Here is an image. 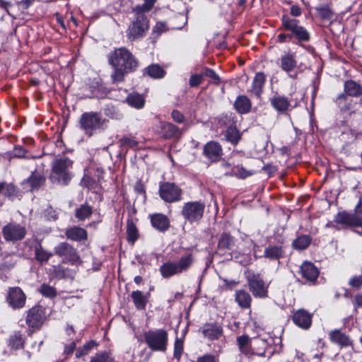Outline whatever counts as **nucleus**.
Returning a JSON list of instances; mask_svg holds the SVG:
<instances>
[{
  "instance_id": "obj_22",
  "label": "nucleus",
  "mask_w": 362,
  "mask_h": 362,
  "mask_svg": "<svg viewBox=\"0 0 362 362\" xmlns=\"http://www.w3.org/2000/svg\"><path fill=\"white\" fill-rule=\"evenodd\" d=\"M250 339L247 335H241L237 337V344L240 351L245 355L257 354L259 356H264V351L255 352L251 348Z\"/></svg>"
},
{
  "instance_id": "obj_45",
  "label": "nucleus",
  "mask_w": 362,
  "mask_h": 362,
  "mask_svg": "<svg viewBox=\"0 0 362 362\" xmlns=\"http://www.w3.org/2000/svg\"><path fill=\"white\" fill-rule=\"evenodd\" d=\"M98 344L93 341H89L86 344H85L83 346L79 347L76 349V357L77 358H81L83 356H87L90 354L91 350L97 346Z\"/></svg>"
},
{
  "instance_id": "obj_9",
  "label": "nucleus",
  "mask_w": 362,
  "mask_h": 362,
  "mask_svg": "<svg viewBox=\"0 0 362 362\" xmlns=\"http://www.w3.org/2000/svg\"><path fill=\"white\" fill-rule=\"evenodd\" d=\"M182 189L172 182H162L159 185V195L167 203H173L182 199Z\"/></svg>"
},
{
  "instance_id": "obj_28",
  "label": "nucleus",
  "mask_w": 362,
  "mask_h": 362,
  "mask_svg": "<svg viewBox=\"0 0 362 362\" xmlns=\"http://www.w3.org/2000/svg\"><path fill=\"white\" fill-rule=\"evenodd\" d=\"M150 293L144 294L141 291H134L131 293V297L133 300L134 305L137 310H144L146 309Z\"/></svg>"
},
{
  "instance_id": "obj_46",
  "label": "nucleus",
  "mask_w": 362,
  "mask_h": 362,
  "mask_svg": "<svg viewBox=\"0 0 362 362\" xmlns=\"http://www.w3.org/2000/svg\"><path fill=\"white\" fill-rule=\"evenodd\" d=\"M90 362H114L112 354L110 351H100L93 356Z\"/></svg>"
},
{
  "instance_id": "obj_53",
  "label": "nucleus",
  "mask_w": 362,
  "mask_h": 362,
  "mask_svg": "<svg viewBox=\"0 0 362 362\" xmlns=\"http://www.w3.org/2000/svg\"><path fill=\"white\" fill-rule=\"evenodd\" d=\"M83 182H84V185L89 190H93L95 192H98L100 187L91 178H90L89 177H84L83 179Z\"/></svg>"
},
{
  "instance_id": "obj_60",
  "label": "nucleus",
  "mask_w": 362,
  "mask_h": 362,
  "mask_svg": "<svg viewBox=\"0 0 362 362\" xmlns=\"http://www.w3.org/2000/svg\"><path fill=\"white\" fill-rule=\"evenodd\" d=\"M122 145H127L131 148H134V147H136L137 146V141L132 139H130V138H128V137H125V138H123L122 140Z\"/></svg>"
},
{
  "instance_id": "obj_17",
  "label": "nucleus",
  "mask_w": 362,
  "mask_h": 362,
  "mask_svg": "<svg viewBox=\"0 0 362 362\" xmlns=\"http://www.w3.org/2000/svg\"><path fill=\"white\" fill-rule=\"evenodd\" d=\"M46 177L40 170H35L31 175L22 182L24 189L27 191L38 190L45 183Z\"/></svg>"
},
{
  "instance_id": "obj_29",
  "label": "nucleus",
  "mask_w": 362,
  "mask_h": 362,
  "mask_svg": "<svg viewBox=\"0 0 362 362\" xmlns=\"http://www.w3.org/2000/svg\"><path fill=\"white\" fill-rule=\"evenodd\" d=\"M66 236L68 239L74 241H83L87 240V231L79 226H73L66 230Z\"/></svg>"
},
{
  "instance_id": "obj_25",
  "label": "nucleus",
  "mask_w": 362,
  "mask_h": 362,
  "mask_svg": "<svg viewBox=\"0 0 362 362\" xmlns=\"http://www.w3.org/2000/svg\"><path fill=\"white\" fill-rule=\"evenodd\" d=\"M266 82V76L263 72H257L252 81V87L248 90L251 95H254L257 98L261 97L263 87Z\"/></svg>"
},
{
  "instance_id": "obj_36",
  "label": "nucleus",
  "mask_w": 362,
  "mask_h": 362,
  "mask_svg": "<svg viewBox=\"0 0 362 362\" xmlns=\"http://www.w3.org/2000/svg\"><path fill=\"white\" fill-rule=\"evenodd\" d=\"M93 214V208L88 204H81L76 209L75 216L78 221H84L89 218Z\"/></svg>"
},
{
  "instance_id": "obj_6",
  "label": "nucleus",
  "mask_w": 362,
  "mask_h": 362,
  "mask_svg": "<svg viewBox=\"0 0 362 362\" xmlns=\"http://www.w3.org/2000/svg\"><path fill=\"white\" fill-rule=\"evenodd\" d=\"M205 204L201 201L189 202L185 203L181 214L184 218L189 223L199 221L203 217Z\"/></svg>"
},
{
  "instance_id": "obj_38",
  "label": "nucleus",
  "mask_w": 362,
  "mask_h": 362,
  "mask_svg": "<svg viewBox=\"0 0 362 362\" xmlns=\"http://www.w3.org/2000/svg\"><path fill=\"white\" fill-rule=\"evenodd\" d=\"M235 245V240L230 234L224 233L221 234L218 247L219 250H231Z\"/></svg>"
},
{
  "instance_id": "obj_12",
  "label": "nucleus",
  "mask_w": 362,
  "mask_h": 362,
  "mask_svg": "<svg viewBox=\"0 0 362 362\" xmlns=\"http://www.w3.org/2000/svg\"><path fill=\"white\" fill-rule=\"evenodd\" d=\"M247 279L250 290L255 297L265 298L267 296L268 286L259 274L249 272Z\"/></svg>"
},
{
  "instance_id": "obj_62",
  "label": "nucleus",
  "mask_w": 362,
  "mask_h": 362,
  "mask_svg": "<svg viewBox=\"0 0 362 362\" xmlns=\"http://www.w3.org/2000/svg\"><path fill=\"white\" fill-rule=\"evenodd\" d=\"M166 30V25L165 23L158 22L156 23V26L153 28V31L160 34L163 33Z\"/></svg>"
},
{
  "instance_id": "obj_49",
  "label": "nucleus",
  "mask_w": 362,
  "mask_h": 362,
  "mask_svg": "<svg viewBox=\"0 0 362 362\" xmlns=\"http://www.w3.org/2000/svg\"><path fill=\"white\" fill-rule=\"evenodd\" d=\"M3 183L2 195L8 198H13L18 195L17 188L12 184Z\"/></svg>"
},
{
  "instance_id": "obj_57",
  "label": "nucleus",
  "mask_w": 362,
  "mask_h": 362,
  "mask_svg": "<svg viewBox=\"0 0 362 362\" xmlns=\"http://www.w3.org/2000/svg\"><path fill=\"white\" fill-rule=\"evenodd\" d=\"M349 284L357 289L360 288L362 286V276H354L351 277L349 281Z\"/></svg>"
},
{
  "instance_id": "obj_55",
  "label": "nucleus",
  "mask_w": 362,
  "mask_h": 362,
  "mask_svg": "<svg viewBox=\"0 0 362 362\" xmlns=\"http://www.w3.org/2000/svg\"><path fill=\"white\" fill-rule=\"evenodd\" d=\"M202 75H203V76L209 77L216 82L220 81V78L216 74V73L213 69L209 68H204L202 72Z\"/></svg>"
},
{
  "instance_id": "obj_34",
  "label": "nucleus",
  "mask_w": 362,
  "mask_h": 362,
  "mask_svg": "<svg viewBox=\"0 0 362 362\" xmlns=\"http://www.w3.org/2000/svg\"><path fill=\"white\" fill-rule=\"evenodd\" d=\"M235 300L242 308H249L251 305L252 298L247 291L239 290L235 293Z\"/></svg>"
},
{
  "instance_id": "obj_64",
  "label": "nucleus",
  "mask_w": 362,
  "mask_h": 362,
  "mask_svg": "<svg viewBox=\"0 0 362 362\" xmlns=\"http://www.w3.org/2000/svg\"><path fill=\"white\" fill-rule=\"evenodd\" d=\"M290 13L293 16L297 17L301 15V9L298 6L293 5L291 8Z\"/></svg>"
},
{
  "instance_id": "obj_56",
  "label": "nucleus",
  "mask_w": 362,
  "mask_h": 362,
  "mask_svg": "<svg viewBox=\"0 0 362 362\" xmlns=\"http://www.w3.org/2000/svg\"><path fill=\"white\" fill-rule=\"evenodd\" d=\"M218 357L217 356L206 354L197 358V362H218Z\"/></svg>"
},
{
  "instance_id": "obj_59",
  "label": "nucleus",
  "mask_w": 362,
  "mask_h": 362,
  "mask_svg": "<svg viewBox=\"0 0 362 362\" xmlns=\"http://www.w3.org/2000/svg\"><path fill=\"white\" fill-rule=\"evenodd\" d=\"M262 170L264 173H266L269 177L272 176L276 171V168L271 164H267V165H264Z\"/></svg>"
},
{
  "instance_id": "obj_14",
  "label": "nucleus",
  "mask_w": 362,
  "mask_h": 362,
  "mask_svg": "<svg viewBox=\"0 0 362 362\" xmlns=\"http://www.w3.org/2000/svg\"><path fill=\"white\" fill-rule=\"evenodd\" d=\"M334 222L345 227H362V216L356 211H339L334 217Z\"/></svg>"
},
{
  "instance_id": "obj_5",
  "label": "nucleus",
  "mask_w": 362,
  "mask_h": 362,
  "mask_svg": "<svg viewBox=\"0 0 362 362\" xmlns=\"http://www.w3.org/2000/svg\"><path fill=\"white\" fill-rule=\"evenodd\" d=\"M103 123L104 120L98 112H85L80 119L81 128L88 136H92L95 130L101 128Z\"/></svg>"
},
{
  "instance_id": "obj_63",
  "label": "nucleus",
  "mask_w": 362,
  "mask_h": 362,
  "mask_svg": "<svg viewBox=\"0 0 362 362\" xmlns=\"http://www.w3.org/2000/svg\"><path fill=\"white\" fill-rule=\"evenodd\" d=\"M75 349L76 343L75 341H71L69 344H67L64 346V352L65 354L69 355L73 353Z\"/></svg>"
},
{
  "instance_id": "obj_4",
  "label": "nucleus",
  "mask_w": 362,
  "mask_h": 362,
  "mask_svg": "<svg viewBox=\"0 0 362 362\" xmlns=\"http://www.w3.org/2000/svg\"><path fill=\"white\" fill-rule=\"evenodd\" d=\"M144 341L154 351L165 352L167 349L168 334L163 329L149 330L144 334Z\"/></svg>"
},
{
  "instance_id": "obj_16",
  "label": "nucleus",
  "mask_w": 362,
  "mask_h": 362,
  "mask_svg": "<svg viewBox=\"0 0 362 362\" xmlns=\"http://www.w3.org/2000/svg\"><path fill=\"white\" fill-rule=\"evenodd\" d=\"M272 107L280 114H286L288 111L297 105L296 100L294 102V105L292 103L293 99H288L284 95L279 94H275L273 97L269 99Z\"/></svg>"
},
{
  "instance_id": "obj_18",
  "label": "nucleus",
  "mask_w": 362,
  "mask_h": 362,
  "mask_svg": "<svg viewBox=\"0 0 362 362\" xmlns=\"http://www.w3.org/2000/svg\"><path fill=\"white\" fill-rule=\"evenodd\" d=\"M199 332L209 341L218 340L223 335V328L217 322L204 324L200 327Z\"/></svg>"
},
{
  "instance_id": "obj_44",
  "label": "nucleus",
  "mask_w": 362,
  "mask_h": 362,
  "mask_svg": "<svg viewBox=\"0 0 362 362\" xmlns=\"http://www.w3.org/2000/svg\"><path fill=\"white\" fill-rule=\"evenodd\" d=\"M240 136L239 130L233 127H228L225 133L226 140L233 144H237L240 139Z\"/></svg>"
},
{
  "instance_id": "obj_11",
  "label": "nucleus",
  "mask_w": 362,
  "mask_h": 362,
  "mask_svg": "<svg viewBox=\"0 0 362 362\" xmlns=\"http://www.w3.org/2000/svg\"><path fill=\"white\" fill-rule=\"evenodd\" d=\"M54 251L55 255L62 258L64 262L76 264L81 262L77 250L68 243H60L54 247Z\"/></svg>"
},
{
  "instance_id": "obj_52",
  "label": "nucleus",
  "mask_w": 362,
  "mask_h": 362,
  "mask_svg": "<svg viewBox=\"0 0 362 362\" xmlns=\"http://www.w3.org/2000/svg\"><path fill=\"white\" fill-rule=\"evenodd\" d=\"M54 273L57 278L64 279L69 276V269L62 266L54 267Z\"/></svg>"
},
{
  "instance_id": "obj_32",
  "label": "nucleus",
  "mask_w": 362,
  "mask_h": 362,
  "mask_svg": "<svg viewBox=\"0 0 362 362\" xmlns=\"http://www.w3.org/2000/svg\"><path fill=\"white\" fill-rule=\"evenodd\" d=\"M344 92L346 95L352 97H359L362 95V86L353 80L344 82Z\"/></svg>"
},
{
  "instance_id": "obj_50",
  "label": "nucleus",
  "mask_w": 362,
  "mask_h": 362,
  "mask_svg": "<svg viewBox=\"0 0 362 362\" xmlns=\"http://www.w3.org/2000/svg\"><path fill=\"white\" fill-rule=\"evenodd\" d=\"M233 173L238 178L245 179L255 173L254 170H247L243 166H236L233 169Z\"/></svg>"
},
{
  "instance_id": "obj_58",
  "label": "nucleus",
  "mask_w": 362,
  "mask_h": 362,
  "mask_svg": "<svg viewBox=\"0 0 362 362\" xmlns=\"http://www.w3.org/2000/svg\"><path fill=\"white\" fill-rule=\"evenodd\" d=\"M171 117L175 122L179 124L183 123L185 121V116L177 110L172 111Z\"/></svg>"
},
{
  "instance_id": "obj_40",
  "label": "nucleus",
  "mask_w": 362,
  "mask_h": 362,
  "mask_svg": "<svg viewBox=\"0 0 362 362\" xmlns=\"http://www.w3.org/2000/svg\"><path fill=\"white\" fill-rule=\"evenodd\" d=\"M145 72L150 77L153 78H161L165 74V70L157 64H153L145 69Z\"/></svg>"
},
{
  "instance_id": "obj_42",
  "label": "nucleus",
  "mask_w": 362,
  "mask_h": 362,
  "mask_svg": "<svg viewBox=\"0 0 362 362\" xmlns=\"http://www.w3.org/2000/svg\"><path fill=\"white\" fill-rule=\"evenodd\" d=\"M139 238V231L132 221H128L127 224V241L132 245Z\"/></svg>"
},
{
  "instance_id": "obj_26",
  "label": "nucleus",
  "mask_w": 362,
  "mask_h": 362,
  "mask_svg": "<svg viewBox=\"0 0 362 362\" xmlns=\"http://www.w3.org/2000/svg\"><path fill=\"white\" fill-rule=\"evenodd\" d=\"M151 222L156 230L164 232L169 228L170 221L168 218L162 214H155L150 216Z\"/></svg>"
},
{
  "instance_id": "obj_39",
  "label": "nucleus",
  "mask_w": 362,
  "mask_h": 362,
  "mask_svg": "<svg viewBox=\"0 0 362 362\" xmlns=\"http://www.w3.org/2000/svg\"><path fill=\"white\" fill-rule=\"evenodd\" d=\"M35 257L40 263L47 262L52 257V254L46 251L40 243L34 245Z\"/></svg>"
},
{
  "instance_id": "obj_20",
  "label": "nucleus",
  "mask_w": 362,
  "mask_h": 362,
  "mask_svg": "<svg viewBox=\"0 0 362 362\" xmlns=\"http://www.w3.org/2000/svg\"><path fill=\"white\" fill-rule=\"evenodd\" d=\"M301 276L308 282L315 283L318 277L317 268L310 262H304L300 268Z\"/></svg>"
},
{
  "instance_id": "obj_10",
  "label": "nucleus",
  "mask_w": 362,
  "mask_h": 362,
  "mask_svg": "<svg viewBox=\"0 0 362 362\" xmlns=\"http://www.w3.org/2000/svg\"><path fill=\"white\" fill-rule=\"evenodd\" d=\"M282 28L290 31L293 37L295 36L299 41H308L310 34L308 30L300 25L296 19L289 18L285 16L282 17Z\"/></svg>"
},
{
  "instance_id": "obj_61",
  "label": "nucleus",
  "mask_w": 362,
  "mask_h": 362,
  "mask_svg": "<svg viewBox=\"0 0 362 362\" xmlns=\"http://www.w3.org/2000/svg\"><path fill=\"white\" fill-rule=\"evenodd\" d=\"M277 38H278V41L279 42L282 43L284 42L290 41L293 38V35H291L290 33H288V34L281 33L277 36Z\"/></svg>"
},
{
  "instance_id": "obj_15",
  "label": "nucleus",
  "mask_w": 362,
  "mask_h": 362,
  "mask_svg": "<svg viewBox=\"0 0 362 362\" xmlns=\"http://www.w3.org/2000/svg\"><path fill=\"white\" fill-rule=\"evenodd\" d=\"M26 296L18 286L8 288L6 302L13 309H21L25 306Z\"/></svg>"
},
{
  "instance_id": "obj_7",
  "label": "nucleus",
  "mask_w": 362,
  "mask_h": 362,
  "mask_svg": "<svg viewBox=\"0 0 362 362\" xmlns=\"http://www.w3.org/2000/svg\"><path fill=\"white\" fill-rule=\"evenodd\" d=\"M148 28L147 16L143 13H139L136 15L135 20L129 25L127 30V37L131 40L143 37Z\"/></svg>"
},
{
  "instance_id": "obj_30",
  "label": "nucleus",
  "mask_w": 362,
  "mask_h": 362,
  "mask_svg": "<svg viewBox=\"0 0 362 362\" xmlns=\"http://www.w3.org/2000/svg\"><path fill=\"white\" fill-rule=\"evenodd\" d=\"M25 339L24 335L21 332H14L9 336L7 345L12 350H18L23 348Z\"/></svg>"
},
{
  "instance_id": "obj_37",
  "label": "nucleus",
  "mask_w": 362,
  "mask_h": 362,
  "mask_svg": "<svg viewBox=\"0 0 362 362\" xmlns=\"http://www.w3.org/2000/svg\"><path fill=\"white\" fill-rule=\"evenodd\" d=\"M127 103L132 107L140 109L144 106L145 99L141 94L133 93L127 97Z\"/></svg>"
},
{
  "instance_id": "obj_48",
  "label": "nucleus",
  "mask_w": 362,
  "mask_h": 362,
  "mask_svg": "<svg viewBox=\"0 0 362 362\" xmlns=\"http://www.w3.org/2000/svg\"><path fill=\"white\" fill-rule=\"evenodd\" d=\"M156 0H144V3L141 5L136 6L133 11L139 15V13L144 14L145 12L149 11L153 6Z\"/></svg>"
},
{
  "instance_id": "obj_51",
  "label": "nucleus",
  "mask_w": 362,
  "mask_h": 362,
  "mask_svg": "<svg viewBox=\"0 0 362 362\" xmlns=\"http://www.w3.org/2000/svg\"><path fill=\"white\" fill-rule=\"evenodd\" d=\"M183 352V341L181 339L176 338L174 344V357L180 360Z\"/></svg>"
},
{
  "instance_id": "obj_35",
  "label": "nucleus",
  "mask_w": 362,
  "mask_h": 362,
  "mask_svg": "<svg viewBox=\"0 0 362 362\" xmlns=\"http://www.w3.org/2000/svg\"><path fill=\"white\" fill-rule=\"evenodd\" d=\"M16 261L10 259H5L3 262L0 263V279L6 281L9 276L10 271L15 267Z\"/></svg>"
},
{
  "instance_id": "obj_33",
  "label": "nucleus",
  "mask_w": 362,
  "mask_h": 362,
  "mask_svg": "<svg viewBox=\"0 0 362 362\" xmlns=\"http://www.w3.org/2000/svg\"><path fill=\"white\" fill-rule=\"evenodd\" d=\"M296 57L292 54H286L280 59V67L286 72L292 71L296 66Z\"/></svg>"
},
{
  "instance_id": "obj_1",
  "label": "nucleus",
  "mask_w": 362,
  "mask_h": 362,
  "mask_svg": "<svg viewBox=\"0 0 362 362\" xmlns=\"http://www.w3.org/2000/svg\"><path fill=\"white\" fill-rule=\"evenodd\" d=\"M110 64L114 69L111 74L113 83L122 82L124 76L134 71L139 66V62L125 47L115 49L108 57Z\"/></svg>"
},
{
  "instance_id": "obj_27",
  "label": "nucleus",
  "mask_w": 362,
  "mask_h": 362,
  "mask_svg": "<svg viewBox=\"0 0 362 362\" xmlns=\"http://www.w3.org/2000/svg\"><path fill=\"white\" fill-rule=\"evenodd\" d=\"M284 254L282 245H269L264 251V257L270 260H279L284 257Z\"/></svg>"
},
{
  "instance_id": "obj_13",
  "label": "nucleus",
  "mask_w": 362,
  "mask_h": 362,
  "mask_svg": "<svg viewBox=\"0 0 362 362\" xmlns=\"http://www.w3.org/2000/svg\"><path fill=\"white\" fill-rule=\"evenodd\" d=\"M2 235L6 241L16 242L25 238L26 229L18 223L11 222L3 227Z\"/></svg>"
},
{
  "instance_id": "obj_31",
  "label": "nucleus",
  "mask_w": 362,
  "mask_h": 362,
  "mask_svg": "<svg viewBox=\"0 0 362 362\" xmlns=\"http://www.w3.org/2000/svg\"><path fill=\"white\" fill-rule=\"evenodd\" d=\"M234 107L238 112L240 114H245L250 111L252 104L247 96L239 95L235 101Z\"/></svg>"
},
{
  "instance_id": "obj_3",
  "label": "nucleus",
  "mask_w": 362,
  "mask_h": 362,
  "mask_svg": "<svg viewBox=\"0 0 362 362\" xmlns=\"http://www.w3.org/2000/svg\"><path fill=\"white\" fill-rule=\"evenodd\" d=\"M72 162L67 158L56 159L52 163L49 175L51 182L54 184L66 185L71 179L69 168Z\"/></svg>"
},
{
  "instance_id": "obj_23",
  "label": "nucleus",
  "mask_w": 362,
  "mask_h": 362,
  "mask_svg": "<svg viewBox=\"0 0 362 362\" xmlns=\"http://www.w3.org/2000/svg\"><path fill=\"white\" fill-rule=\"evenodd\" d=\"M329 338L330 341L341 347H346L352 345V341L345 333L341 329H334L329 332Z\"/></svg>"
},
{
  "instance_id": "obj_19",
  "label": "nucleus",
  "mask_w": 362,
  "mask_h": 362,
  "mask_svg": "<svg viewBox=\"0 0 362 362\" xmlns=\"http://www.w3.org/2000/svg\"><path fill=\"white\" fill-rule=\"evenodd\" d=\"M222 148L216 141H209L204 147V155L211 162H216L222 157Z\"/></svg>"
},
{
  "instance_id": "obj_8",
  "label": "nucleus",
  "mask_w": 362,
  "mask_h": 362,
  "mask_svg": "<svg viewBox=\"0 0 362 362\" xmlns=\"http://www.w3.org/2000/svg\"><path fill=\"white\" fill-rule=\"evenodd\" d=\"M26 313V325L33 329H40L47 320L46 309L42 305H35Z\"/></svg>"
},
{
  "instance_id": "obj_41",
  "label": "nucleus",
  "mask_w": 362,
  "mask_h": 362,
  "mask_svg": "<svg viewBox=\"0 0 362 362\" xmlns=\"http://www.w3.org/2000/svg\"><path fill=\"white\" fill-rule=\"evenodd\" d=\"M317 15L322 20H330L334 16V12L329 4H321L315 8Z\"/></svg>"
},
{
  "instance_id": "obj_54",
  "label": "nucleus",
  "mask_w": 362,
  "mask_h": 362,
  "mask_svg": "<svg viewBox=\"0 0 362 362\" xmlns=\"http://www.w3.org/2000/svg\"><path fill=\"white\" fill-rule=\"evenodd\" d=\"M203 81V75L201 74H193L191 76L189 84L190 87H197L199 86Z\"/></svg>"
},
{
  "instance_id": "obj_47",
  "label": "nucleus",
  "mask_w": 362,
  "mask_h": 362,
  "mask_svg": "<svg viewBox=\"0 0 362 362\" xmlns=\"http://www.w3.org/2000/svg\"><path fill=\"white\" fill-rule=\"evenodd\" d=\"M38 291L43 296L49 298H55L57 294L55 288L46 284H42Z\"/></svg>"
},
{
  "instance_id": "obj_2",
  "label": "nucleus",
  "mask_w": 362,
  "mask_h": 362,
  "mask_svg": "<svg viewBox=\"0 0 362 362\" xmlns=\"http://www.w3.org/2000/svg\"><path fill=\"white\" fill-rule=\"evenodd\" d=\"M194 262L193 255L187 253L181 256L177 261H168L163 263L160 267L159 271L163 278H170L187 272L193 265Z\"/></svg>"
},
{
  "instance_id": "obj_43",
  "label": "nucleus",
  "mask_w": 362,
  "mask_h": 362,
  "mask_svg": "<svg viewBox=\"0 0 362 362\" xmlns=\"http://www.w3.org/2000/svg\"><path fill=\"white\" fill-rule=\"evenodd\" d=\"M311 240L310 235H303L295 239L292 245L296 250H303L310 245Z\"/></svg>"
},
{
  "instance_id": "obj_24",
  "label": "nucleus",
  "mask_w": 362,
  "mask_h": 362,
  "mask_svg": "<svg viewBox=\"0 0 362 362\" xmlns=\"http://www.w3.org/2000/svg\"><path fill=\"white\" fill-rule=\"evenodd\" d=\"M293 321L302 329H308L312 323V316L305 310H298L293 315Z\"/></svg>"
},
{
  "instance_id": "obj_21",
  "label": "nucleus",
  "mask_w": 362,
  "mask_h": 362,
  "mask_svg": "<svg viewBox=\"0 0 362 362\" xmlns=\"http://www.w3.org/2000/svg\"><path fill=\"white\" fill-rule=\"evenodd\" d=\"M159 129L160 134H161L162 137L165 139L179 137L181 134V132L179 127L170 122H160Z\"/></svg>"
}]
</instances>
